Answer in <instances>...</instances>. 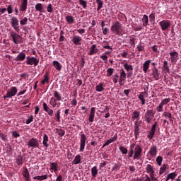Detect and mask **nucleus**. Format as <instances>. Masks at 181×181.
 <instances>
[{
	"label": "nucleus",
	"mask_w": 181,
	"mask_h": 181,
	"mask_svg": "<svg viewBox=\"0 0 181 181\" xmlns=\"http://www.w3.org/2000/svg\"><path fill=\"white\" fill-rule=\"evenodd\" d=\"M7 93L8 94L9 98H12V97H15L18 93V88H16L15 86H13L11 90L7 91Z\"/></svg>",
	"instance_id": "nucleus-17"
},
{
	"label": "nucleus",
	"mask_w": 181,
	"mask_h": 181,
	"mask_svg": "<svg viewBox=\"0 0 181 181\" xmlns=\"http://www.w3.org/2000/svg\"><path fill=\"white\" fill-rule=\"evenodd\" d=\"M86 141H87V136H86V134H81L80 140V152L84 151V148H86Z\"/></svg>",
	"instance_id": "nucleus-10"
},
{
	"label": "nucleus",
	"mask_w": 181,
	"mask_h": 181,
	"mask_svg": "<svg viewBox=\"0 0 181 181\" xmlns=\"http://www.w3.org/2000/svg\"><path fill=\"white\" fill-rule=\"evenodd\" d=\"M95 117V107H91L89 115V122H94V117Z\"/></svg>",
	"instance_id": "nucleus-21"
},
{
	"label": "nucleus",
	"mask_w": 181,
	"mask_h": 181,
	"mask_svg": "<svg viewBox=\"0 0 181 181\" xmlns=\"http://www.w3.org/2000/svg\"><path fill=\"white\" fill-rule=\"evenodd\" d=\"M30 122H33V115L30 116V117L26 120L25 124H29Z\"/></svg>",
	"instance_id": "nucleus-61"
},
{
	"label": "nucleus",
	"mask_w": 181,
	"mask_h": 181,
	"mask_svg": "<svg viewBox=\"0 0 181 181\" xmlns=\"http://www.w3.org/2000/svg\"><path fill=\"white\" fill-rule=\"evenodd\" d=\"M103 49H107L108 50H112V47L110 46V43L106 42V44L103 45Z\"/></svg>",
	"instance_id": "nucleus-57"
},
{
	"label": "nucleus",
	"mask_w": 181,
	"mask_h": 181,
	"mask_svg": "<svg viewBox=\"0 0 181 181\" xmlns=\"http://www.w3.org/2000/svg\"><path fill=\"white\" fill-rule=\"evenodd\" d=\"M120 71V77L123 78H127V73H125V71L124 69H121Z\"/></svg>",
	"instance_id": "nucleus-60"
},
{
	"label": "nucleus",
	"mask_w": 181,
	"mask_h": 181,
	"mask_svg": "<svg viewBox=\"0 0 181 181\" xmlns=\"http://www.w3.org/2000/svg\"><path fill=\"white\" fill-rule=\"evenodd\" d=\"M65 19H66V21L68 25H73V23H74V22H75V21H76V20L74 19V18L73 17V16H71V15L66 16L65 17Z\"/></svg>",
	"instance_id": "nucleus-28"
},
{
	"label": "nucleus",
	"mask_w": 181,
	"mask_h": 181,
	"mask_svg": "<svg viewBox=\"0 0 181 181\" xmlns=\"http://www.w3.org/2000/svg\"><path fill=\"white\" fill-rule=\"evenodd\" d=\"M129 44L131 45V46H135V38L134 37L130 38Z\"/></svg>",
	"instance_id": "nucleus-64"
},
{
	"label": "nucleus",
	"mask_w": 181,
	"mask_h": 181,
	"mask_svg": "<svg viewBox=\"0 0 181 181\" xmlns=\"http://www.w3.org/2000/svg\"><path fill=\"white\" fill-rule=\"evenodd\" d=\"M168 168H169V165L163 164L160 168L159 175H163V173H165V172L166 171V169H168Z\"/></svg>",
	"instance_id": "nucleus-35"
},
{
	"label": "nucleus",
	"mask_w": 181,
	"mask_h": 181,
	"mask_svg": "<svg viewBox=\"0 0 181 181\" xmlns=\"http://www.w3.org/2000/svg\"><path fill=\"white\" fill-rule=\"evenodd\" d=\"M58 168H59V164H57V163H51L50 169L51 170H54V173L57 172Z\"/></svg>",
	"instance_id": "nucleus-32"
},
{
	"label": "nucleus",
	"mask_w": 181,
	"mask_h": 181,
	"mask_svg": "<svg viewBox=\"0 0 181 181\" xmlns=\"http://www.w3.org/2000/svg\"><path fill=\"white\" fill-rule=\"evenodd\" d=\"M141 22L143 23V26L146 28L148 25H149V18L146 14H144L141 18Z\"/></svg>",
	"instance_id": "nucleus-24"
},
{
	"label": "nucleus",
	"mask_w": 181,
	"mask_h": 181,
	"mask_svg": "<svg viewBox=\"0 0 181 181\" xmlns=\"http://www.w3.org/2000/svg\"><path fill=\"white\" fill-rule=\"evenodd\" d=\"M60 114H61V110H58L57 111V112L55 113V117L57 118V122H60V118H61Z\"/></svg>",
	"instance_id": "nucleus-51"
},
{
	"label": "nucleus",
	"mask_w": 181,
	"mask_h": 181,
	"mask_svg": "<svg viewBox=\"0 0 181 181\" xmlns=\"http://www.w3.org/2000/svg\"><path fill=\"white\" fill-rule=\"evenodd\" d=\"M139 115H141V112L135 110L132 115V119H137L136 121H139Z\"/></svg>",
	"instance_id": "nucleus-33"
},
{
	"label": "nucleus",
	"mask_w": 181,
	"mask_h": 181,
	"mask_svg": "<svg viewBox=\"0 0 181 181\" xmlns=\"http://www.w3.org/2000/svg\"><path fill=\"white\" fill-rule=\"evenodd\" d=\"M163 70L169 73V66L168 65V61H164L163 62Z\"/></svg>",
	"instance_id": "nucleus-50"
},
{
	"label": "nucleus",
	"mask_w": 181,
	"mask_h": 181,
	"mask_svg": "<svg viewBox=\"0 0 181 181\" xmlns=\"http://www.w3.org/2000/svg\"><path fill=\"white\" fill-rule=\"evenodd\" d=\"M47 11L49 13H52V12H53V5H52V4H48L47 7Z\"/></svg>",
	"instance_id": "nucleus-55"
},
{
	"label": "nucleus",
	"mask_w": 181,
	"mask_h": 181,
	"mask_svg": "<svg viewBox=\"0 0 181 181\" xmlns=\"http://www.w3.org/2000/svg\"><path fill=\"white\" fill-rule=\"evenodd\" d=\"M91 175L93 177H97V175H98V169L97 166H94L91 168Z\"/></svg>",
	"instance_id": "nucleus-34"
},
{
	"label": "nucleus",
	"mask_w": 181,
	"mask_h": 181,
	"mask_svg": "<svg viewBox=\"0 0 181 181\" xmlns=\"http://www.w3.org/2000/svg\"><path fill=\"white\" fill-rule=\"evenodd\" d=\"M7 12L8 13L11 14L13 12V9L12 8V5H8L7 7Z\"/></svg>",
	"instance_id": "nucleus-62"
},
{
	"label": "nucleus",
	"mask_w": 181,
	"mask_h": 181,
	"mask_svg": "<svg viewBox=\"0 0 181 181\" xmlns=\"http://www.w3.org/2000/svg\"><path fill=\"white\" fill-rule=\"evenodd\" d=\"M119 149L123 155H127L128 153V149L125 148V147L122 146H119Z\"/></svg>",
	"instance_id": "nucleus-45"
},
{
	"label": "nucleus",
	"mask_w": 181,
	"mask_h": 181,
	"mask_svg": "<svg viewBox=\"0 0 181 181\" xmlns=\"http://www.w3.org/2000/svg\"><path fill=\"white\" fill-rule=\"evenodd\" d=\"M81 37L75 35L72 38V42L76 46H81Z\"/></svg>",
	"instance_id": "nucleus-18"
},
{
	"label": "nucleus",
	"mask_w": 181,
	"mask_h": 181,
	"mask_svg": "<svg viewBox=\"0 0 181 181\" xmlns=\"http://www.w3.org/2000/svg\"><path fill=\"white\" fill-rule=\"evenodd\" d=\"M168 103H170V98H165L163 100L160 104H161L163 106V105H166Z\"/></svg>",
	"instance_id": "nucleus-56"
},
{
	"label": "nucleus",
	"mask_w": 181,
	"mask_h": 181,
	"mask_svg": "<svg viewBox=\"0 0 181 181\" xmlns=\"http://www.w3.org/2000/svg\"><path fill=\"white\" fill-rule=\"evenodd\" d=\"M79 4L83 6V9H86L87 8V1L84 0H79Z\"/></svg>",
	"instance_id": "nucleus-54"
},
{
	"label": "nucleus",
	"mask_w": 181,
	"mask_h": 181,
	"mask_svg": "<svg viewBox=\"0 0 181 181\" xmlns=\"http://www.w3.org/2000/svg\"><path fill=\"white\" fill-rule=\"evenodd\" d=\"M156 162L157 163V165H158V166H161L162 162H163V157H162V156H157L156 158Z\"/></svg>",
	"instance_id": "nucleus-43"
},
{
	"label": "nucleus",
	"mask_w": 181,
	"mask_h": 181,
	"mask_svg": "<svg viewBox=\"0 0 181 181\" xmlns=\"http://www.w3.org/2000/svg\"><path fill=\"white\" fill-rule=\"evenodd\" d=\"M148 153L151 158H156V155H158V147L156 145L151 146Z\"/></svg>",
	"instance_id": "nucleus-12"
},
{
	"label": "nucleus",
	"mask_w": 181,
	"mask_h": 181,
	"mask_svg": "<svg viewBox=\"0 0 181 181\" xmlns=\"http://www.w3.org/2000/svg\"><path fill=\"white\" fill-rule=\"evenodd\" d=\"M151 59L146 60L143 64V71L144 73H148V69H149V66H151Z\"/></svg>",
	"instance_id": "nucleus-23"
},
{
	"label": "nucleus",
	"mask_w": 181,
	"mask_h": 181,
	"mask_svg": "<svg viewBox=\"0 0 181 181\" xmlns=\"http://www.w3.org/2000/svg\"><path fill=\"white\" fill-rule=\"evenodd\" d=\"M111 32L117 36L121 35L122 32H124V28H122V24L119 21H116L111 27Z\"/></svg>",
	"instance_id": "nucleus-1"
},
{
	"label": "nucleus",
	"mask_w": 181,
	"mask_h": 181,
	"mask_svg": "<svg viewBox=\"0 0 181 181\" xmlns=\"http://www.w3.org/2000/svg\"><path fill=\"white\" fill-rule=\"evenodd\" d=\"M153 117H155L153 110H148L144 115L146 122L147 124H151L152 121H153Z\"/></svg>",
	"instance_id": "nucleus-2"
},
{
	"label": "nucleus",
	"mask_w": 181,
	"mask_h": 181,
	"mask_svg": "<svg viewBox=\"0 0 181 181\" xmlns=\"http://www.w3.org/2000/svg\"><path fill=\"white\" fill-rule=\"evenodd\" d=\"M158 125V122H155L152 127L151 130L148 132V134L147 135V138H148V139H153V136H155V131H156V126Z\"/></svg>",
	"instance_id": "nucleus-11"
},
{
	"label": "nucleus",
	"mask_w": 181,
	"mask_h": 181,
	"mask_svg": "<svg viewBox=\"0 0 181 181\" xmlns=\"http://www.w3.org/2000/svg\"><path fill=\"white\" fill-rule=\"evenodd\" d=\"M35 8L37 12H45V11H43V4H42L41 3H37V4H35Z\"/></svg>",
	"instance_id": "nucleus-30"
},
{
	"label": "nucleus",
	"mask_w": 181,
	"mask_h": 181,
	"mask_svg": "<svg viewBox=\"0 0 181 181\" xmlns=\"http://www.w3.org/2000/svg\"><path fill=\"white\" fill-rule=\"evenodd\" d=\"M11 36L13 39V43H15V45H19V43H22V37L21 36V35L15 33V32H11Z\"/></svg>",
	"instance_id": "nucleus-5"
},
{
	"label": "nucleus",
	"mask_w": 181,
	"mask_h": 181,
	"mask_svg": "<svg viewBox=\"0 0 181 181\" xmlns=\"http://www.w3.org/2000/svg\"><path fill=\"white\" fill-rule=\"evenodd\" d=\"M170 56L171 63L176 64L177 60H179V53L176 52H170Z\"/></svg>",
	"instance_id": "nucleus-15"
},
{
	"label": "nucleus",
	"mask_w": 181,
	"mask_h": 181,
	"mask_svg": "<svg viewBox=\"0 0 181 181\" xmlns=\"http://www.w3.org/2000/svg\"><path fill=\"white\" fill-rule=\"evenodd\" d=\"M53 66L58 71H60V70H62V64H60L59 62L54 61Z\"/></svg>",
	"instance_id": "nucleus-38"
},
{
	"label": "nucleus",
	"mask_w": 181,
	"mask_h": 181,
	"mask_svg": "<svg viewBox=\"0 0 181 181\" xmlns=\"http://www.w3.org/2000/svg\"><path fill=\"white\" fill-rule=\"evenodd\" d=\"M146 170L150 176H153V175H155V170H153V167L151 165V164H148L146 165Z\"/></svg>",
	"instance_id": "nucleus-22"
},
{
	"label": "nucleus",
	"mask_w": 181,
	"mask_h": 181,
	"mask_svg": "<svg viewBox=\"0 0 181 181\" xmlns=\"http://www.w3.org/2000/svg\"><path fill=\"white\" fill-rule=\"evenodd\" d=\"M42 107H43L44 111H45V112H47V114H48L49 117H53L54 112L53 111V110L49 107V105H47V103H43Z\"/></svg>",
	"instance_id": "nucleus-13"
},
{
	"label": "nucleus",
	"mask_w": 181,
	"mask_h": 181,
	"mask_svg": "<svg viewBox=\"0 0 181 181\" xmlns=\"http://www.w3.org/2000/svg\"><path fill=\"white\" fill-rule=\"evenodd\" d=\"M26 59V54L21 52L18 56L15 58V62H23Z\"/></svg>",
	"instance_id": "nucleus-20"
},
{
	"label": "nucleus",
	"mask_w": 181,
	"mask_h": 181,
	"mask_svg": "<svg viewBox=\"0 0 181 181\" xmlns=\"http://www.w3.org/2000/svg\"><path fill=\"white\" fill-rule=\"evenodd\" d=\"M49 81H50V78H49V72H46L44 74V78L41 81V83L45 86V84H49Z\"/></svg>",
	"instance_id": "nucleus-25"
},
{
	"label": "nucleus",
	"mask_w": 181,
	"mask_h": 181,
	"mask_svg": "<svg viewBox=\"0 0 181 181\" xmlns=\"http://www.w3.org/2000/svg\"><path fill=\"white\" fill-rule=\"evenodd\" d=\"M176 176H177V173H176V172L171 173L168 175V177H170V179H171L172 180H175Z\"/></svg>",
	"instance_id": "nucleus-49"
},
{
	"label": "nucleus",
	"mask_w": 181,
	"mask_h": 181,
	"mask_svg": "<svg viewBox=\"0 0 181 181\" xmlns=\"http://www.w3.org/2000/svg\"><path fill=\"white\" fill-rule=\"evenodd\" d=\"M73 165H78V163H81V156L77 155L75 158L72 161Z\"/></svg>",
	"instance_id": "nucleus-31"
},
{
	"label": "nucleus",
	"mask_w": 181,
	"mask_h": 181,
	"mask_svg": "<svg viewBox=\"0 0 181 181\" xmlns=\"http://www.w3.org/2000/svg\"><path fill=\"white\" fill-rule=\"evenodd\" d=\"M95 47H97V45L95 44L93 45L90 48V51L88 53V54H89V56H93V54H95Z\"/></svg>",
	"instance_id": "nucleus-41"
},
{
	"label": "nucleus",
	"mask_w": 181,
	"mask_h": 181,
	"mask_svg": "<svg viewBox=\"0 0 181 181\" xmlns=\"http://www.w3.org/2000/svg\"><path fill=\"white\" fill-rule=\"evenodd\" d=\"M23 176L25 178V181H30V175L29 174V170H28V168H25L23 171Z\"/></svg>",
	"instance_id": "nucleus-26"
},
{
	"label": "nucleus",
	"mask_w": 181,
	"mask_h": 181,
	"mask_svg": "<svg viewBox=\"0 0 181 181\" xmlns=\"http://www.w3.org/2000/svg\"><path fill=\"white\" fill-rule=\"evenodd\" d=\"M11 21L12 28H13L16 32H19L21 29H19V20H18V18L12 17Z\"/></svg>",
	"instance_id": "nucleus-7"
},
{
	"label": "nucleus",
	"mask_w": 181,
	"mask_h": 181,
	"mask_svg": "<svg viewBox=\"0 0 181 181\" xmlns=\"http://www.w3.org/2000/svg\"><path fill=\"white\" fill-rule=\"evenodd\" d=\"M49 136H47V134H45L43 136V141H42V145L45 147V148H49Z\"/></svg>",
	"instance_id": "nucleus-27"
},
{
	"label": "nucleus",
	"mask_w": 181,
	"mask_h": 181,
	"mask_svg": "<svg viewBox=\"0 0 181 181\" xmlns=\"http://www.w3.org/2000/svg\"><path fill=\"white\" fill-rule=\"evenodd\" d=\"M56 132L60 136H64V134H66V131L61 129H57Z\"/></svg>",
	"instance_id": "nucleus-46"
},
{
	"label": "nucleus",
	"mask_w": 181,
	"mask_h": 181,
	"mask_svg": "<svg viewBox=\"0 0 181 181\" xmlns=\"http://www.w3.org/2000/svg\"><path fill=\"white\" fill-rule=\"evenodd\" d=\"M54 97L57 101H62V95L57 90L54 91Z\"/></svg>",
	"instance_id": "nucleus-39"
},
{
	"label": "nucleus",
	"mask_w": 181,
	"mask_h": 181,
	"mask_svg": "<svg viewBox=\"0 0 181 181\" xmlns=\"http://www.w3.org/2000/svg\"><path fill=\"white\" fill-rule=\"evenodd\" d=\"M96 2L98 4L97 11L98 12V11H100V9L103 8V5H104V2L102 0H96Z\"/></svg>",
	"instance_id": "nucleus-47"
},
{
	"label": "nucleus",
	"mask_w": 181,
	"mask_h": 181,
	"mask_svg": "<svg viewBox=\"0 0 181 181\" xmlns=\"http://www.w3.org/2000/svg\"><path fill=\"white\" fill-rule=\"evenodd\" d=\"M144 94H145L144 92H141L139 95H138V98L139 100H140V101H141V105H145V98H144Z\"/></svg>",
	"instance_id": "nucleus-42"
},
{
	"label": "nucleus",
	"mask_w": 181,
	"mask_h": 181,
	"mask_svg": "<svg viewBox=\"0 0 181 181\" xmlns=\"http://www.w3.org/2000/svg\"><path fill=\"white\" fill-rule=\"evenodd\" d=\"M28 148H37L39 146V140L33 137L28 143Z\"/></svg>",
	"instance_id": "nucleus-9"
},
{
	"label": "nucleus",
	"mask_w": 181,
	"mask_h": 181,
	"mask_svg": "<svg viewBox=\"0 0 181 181\" xmlns=\"http://www.w3.org/2000/svg\"><path fill=\"white\" fill-rule=\"evenodd\" d=\"M163 116L168 119H170V118H172V113H170V112H164Z\"/></svg>",
	"instance_id": "nucleus-53"
},
{
	"label": "nucleus",
	"mask_w": 181,
	"mask_h": 181,
	"mask_svg": "<svg viewBox=\"0 0 181 181\" xmlns=\"http://www.w3.org/2000/svg\"><path fill=\"white\" fill-rule=\"evenodd\" d=\"M134 160H135L136 159H139V158L142 156V147H141V146L139 145H136L134 147Z\"/></svg>",
	"instance_id": "nucleus-4"
},
{
	"label": "nucleus",
	"mask_w": 181,
	"mask_h": 181,
	"mask_svg": "<svg viewBox=\"0 0 181 181\" xmlns=\"http://www.w3.org/2000/svg\"><path fill=\"white\" fill-rule=\"evenodd\" d=\"M152 76L154 79L159 80L160 78V72H159V70H158V68L154 67L152 69Z\"/></svg>",
	"instance_id": "nucleus-16"
},
{
	"label": "nucleus",
	"mask_w": 181,
	"mask_h": 181,
	"mask_svg": "<svg viewBox=\"0 0 181 181\" xmlns=\"http://www.w3.org/2000/svg\"><path fill=\"white\" fill-rule=\"evenodd\" d=\"M27 9H28V0H21L20 11L26 12Z\"/></svg>",
	"instance_id": "nucleus-19"
},
{
	"label": "nucleus",
	"mask_w": 181,
	"mask_h": 181,
	"mask_svg": "<svg viewBox=\"0 0 181 181\" xmlns=\"http://www.w3.org/2000/svg\"><path fill=\"white\" fill-rule=\"evenodd\" d=\"M150 23L151 25H155V13H151L149 15Z\"/></svg>",
	"instance_id": "nucleus-44"
},
{
	"label": "nucleus",
	"mask_w": 181,
	"mask_h": 181,
	"mask_svg": "<svg viewBox=\"0 0 181 181\" xmlns=\"http://www.w3.org/2000/svg\"><path fill=\"white\" fill-rule=\"evenodd\" d=\"M104 83H100L95 86V91L98 93H101V91H104Z\"/></svg>",
	"instance_id": "nucleus-29"
},
{
	"label": "nucleus",
	"mask_w": 181,
	"mask_h": 181,
	"mask_svg": "<svg viewBox=\"0 0 181 181\" xmlns=\"http://www.w3.org/2000/svg\"><path fill=\"white\" fill-rule=\"evenodd\" d=\"M115 69L114 68H108L107 70V76L111 77L112 74H114Z\"/></svg>",
	"instance_id": "nucleus-48"
},
{
	"label": "nucleus",
	"mask_w": 181,
	"mask_h": 181,
	"mask_svg": "<svg viewBox=\"0 0 181 181\" xmlns=\"http://www.w3.org/2000/svg\"><path fill=\"white\" fill-rule=\"evenodd\" d=\"M137 49L139 52H142L144 49H145V47L142 45V43L139 42V44L137 45Z\"/></svg>",
	"instance_id": "nucleus-58"
},
{
	"label": "nucleus",
	"mask_w": 181,
	"mask_h": 181,
	"mask_svg": "<svg viewBox=\"0 0 181 181\" xmlns=\"http://www.w3.org/2000/svg\"><path fill=\"white\" fill-rule=\"evenodd\" d=\"M140 181H151L149 176L146 175L145 177L140 178Z\"/></svg>",
	"instance_id": "nucleus-63"
},
{
	"label": "nucleus",
	"mask_w": 181,
	"mask_h": 181,
	"mask_svg": "<svg viewBox=\"0 0 181 181\" xmlns=\"http://www.w3.org/2000/svg\"><path fill=\"white\" fill-rule=\"evenodd\" d=\"M25 162V157H23V156H19L17 158H16V163L18 165H22V163H23Z\"/></svg>",
	"instance_id": "nucleus-36"
},
{
	"label": "nucleus",
	"mask_w": 181,
	"mask_h": 181,
	"mask_svg": "<svg viewBox=\"0 0 181 181\" xmlns=\"http://www.w3.org/2000/svg\"><path fill=\"white\" fill-rule=\"evenodd\" d=\"M20 24L21 26H25V25H28V18L24 17L23 20L20 21Z\"/></svg>",
	"instance_id": "nucleus-52"
},
{
	"label": "nucleus",
	"mask_w": 181,
	"mask_h": 181,
	"mask_svg": "<svg viewBox=\"0 0 181 181\" xmlns=\"http://www.w3.org/2000/svg\"><path fill=\"white\" fill-rule=\"evenodd\" d=\"M26 64L30 65V66H37L39 64V59L35 57H26V61H25Z\"/></svg>",
	"instance_id": "nucleus-3"
},
{
	"label": "nucleus",
	"mask_w": 181,
	"mask_h": 181,
	"mask_svg": "<svg viewBox=\"0 0 181 181\" xmlns=\"http://www.w3.org/2000/svg\"><path fill=\"white\" fill-rule=\"evenodd\" d=\"M49 105H52V108H56V107L57 105V99L54 98H51V99L49 100Z\"/></svg>",
	"instance_id": "nucleus-37"
},
{
	"label": "nucleus",
	"mask_w": 181,
	"mask_h": 181,
	"mask_svg": "<svg viewBox=\"0 0 181 181\" xmlns=\"http://www.w3.org/2000/svg\"><path fill=\"white\" fill-rule=\"evenodd\" d=\"M162 30H168L170 28V21L169 20H163L158 23Z\"/></svg>",
	"instance_id": "nucleus-8"
},
{
	"label": "nucleus",
	"mask_w": 181,
	"mask_h": 181,
	"mask_svg": "<svg viewBox=\"0 0 181 181\" xmlns=\"http://www.w3.org/2000/svg\"><path fill=\"white\" fill-rule=\"evenodd\" d=\"M48 176L47 175H41V176H35V177H33V179L34 180H40V181H42V180H46V179H47Z\"/></svg>",
	"instance_id": "nucleus-40"
},
{
	"label": "nucleus",
	"mask_w": 181,
	"mask_h": 181,
	"mask_svg": "<svg viewBox=\"0 0 181 181\" xmlns=\"http://www.w3.org/2000/svg\"><path fill=\"white\" fill-rule=\"evenodd\" d=\"M124 68L127 71V77H132V71H134V66L132 65H128V63L124 64Z\"/></svg>",
	"instance_id": "nucleus-14"
},
{
	"label": "nucleus",
	"mask_w": 181,
	"mask_h": 181,
	"mask_svg": "<svg viewBox=\"0 0 181 181\" xmlns=\"http://www.w3.org/2000/svg\"><path fill=\"white\" fill-rule=\"evenodd\" d=\"M158 112H163V106L160 103L156 107Z\"/></svg>",
	"instance_id": "nucleus-59"
},
{
	"label": "nucleus",
	"mask_w": 181,
	"mask_h": 181,
	"mask_svg": "<svg viewBox=\"0 0 181 181\" xmlns=\"http://www.w3.org/2000/svg\"><path fill=\"white\" fill-rule=\"evenodd\" d=\"M141 121H136L134 122V132L136 141L138 140V136H139V134H141V131L139 130V126L141 125Z\"/></svg>",
	"instance_id": "nucleus-6"
}]
</instances>
